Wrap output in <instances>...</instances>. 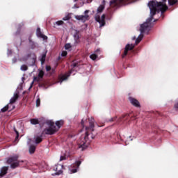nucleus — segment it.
Masks as SVG:
<instances>
[{"label":"nucleus","instance_id":"obj_1","mask_svg":"<svg viewBox=\"0 0 178 178\" xmlns=\"http://www.w3.org/2000/svg\"><path fill=\"white\" fill-rule=\"evenodd\" d=\"M148 6L150 9V17L146 20V22L140 25V31L141 33H145L147 30H149L151 27V22L154 20V16L156 15L157 9L156 8H160L161 13H165L168 10V6L163 4L162 2L152 1L148 3Z\"/></svg>","mask_w":178,"mask_h":178},{"label":"nucleus","instance_id":"obj_2","mask_svg":"<svg viewBox=\"0 0 178 178\" xmlns=\"http://www.w3.org/2000/svg\"><path fill=\"white\" fill-rule=\"evenodd\" d=\"M88 122L89 127H86V132L83 137V143L80 146V148H82V151H84L86 148L90 145V143H91V140L88 139V136H90V131H94V127H95V125L94 124L95 120H94V118L91 117L90 118H88Z\"/></svg>","mask_w":178,"mask_h":178},{"label":"nucleus","instance_id":"obj_3","mask_svg":"<svg viewBox=\"0 0 178 178\" xmlns=\"http://www.w3.org/2000/svg\"><path fill=\"white\" fill-rule=\"evenodd\" d=\"M46 124L49 126L48 128H46L43 130L42 132V134H46L47 136H52L55 134L58 131V129H56V126H55V122L51 120H47L46 122Z\"/></svg>","mask_w":178,"mask_h":178},{"label":"nucleus","instance_id":"obj_4","mask_svg":"<svg viewBox=\"0 0 178 178\" xmlns=\"http://www.w3.org/2000/svg\"><path fill=\"white\" fill-rule=\"evenodd\" d=\"M24 162L23 160H19V156L17 154H15L14 156H10L7 159V163L10 165L11 169H16V168H19L20 163Z\"/></svg>","mask_w":178,"mask_h":178},{"label":"nucleus","instance_id":"obj_5","mask_svg":"<svg viewBox=\"0 0 178 178\" xmlns=\"http://www.w3.org/2000/svg\"><path fill=\"white\" fill-rule=\"evenodd\" d=\"M88 13H90V10H86L84 12V15H76L75 19H76V20H81L83 23H86L87 20H90V15H88Z\"/></svg>","mask_w":178,"mask_h":178},{"label":"nucleus","instance_id":"obj_6","mask_svg":"<svg viewBox=\"0 0 178 178\" xmlns=\"http://www.w3.org/2000/svg\"><path fill=\"white\" fill-rule=\"evenodd\" d=\"M124 2H126V0H111L110 1V6L111 8H119V6H122Z\"/></svg>","mask_w":178,"mask_h":178},{"label":"nucleus","instance_id":"obj_7","mask_svg":"<svg viewBox=\"0 0 178 178\" xmlns=\"http://www.w3.org/2000/svg\"><path fill=\"white\" fill-rule=\"evenodd\" d=\"M96 22H97V23H99L100 26L99 27H104V26H105L106 22H105V14H103L102 15V17H100L99 15H97L95 17Z\"/></svg>","mask_w":178,"mask_h":178},{"label":"nucleus","instance_id":"obj_8","mask_svg":"<svg viewBox=\"0 0 178 178\" xmlns=\"http://www.w3.org/2000/svg\"><path fill=\"white\" fill-rule=\"evenodd\" d=\"M32 55H33V58H32L33 64H32V65L33 66V65H35V59H37V57L35 56V54H34L29 53L26 56H24V57H22L20 59L21 62H26V60H29V58L30 57H31Z\"/></svg>","mask_w":178,"mask_h":178},{"label":"nucleus","instance_id":"obj_9","mask_svg":"<svg viewBox=\"0 0 178 178\" xmlns=\"http://www.w3.org/2000/svg\"><path fill=\"white\" fill-rule=\"evenodd\" d=\"M132 49H134V45L133 44H127L124 51V54L122 56V58H125V56H127L129 51H131Z\"/></svg>","mask_w":178,"mask_h":178},{"label":"nucleus","instance_id":"obj_10","mask_svg":"<svg viewBox=\"0 0 178 178\" xmlns=\"http://www.w3.org/2000/svg\"><path fill=\"white\" fill-rule=\"evenodd\" d=\"M129 99L130 104H131L133 106H135L136 108H141L140 102H138V100H137L136 98L129 97Z\"/></svg>","mask_w":178,"mask_h":178},{"label":"nucleus","instance_id":"obj_11","mask_svg":"<svg viewBox=\"0 0 178 178\" xmlns=\"http://www.w3.org/2000/svg\"><path fill=\"white\" fill-rule=\"evenodd\" d=\"M80 165H81V161H78L74 164L71 165V168H74L73 169L71 170V173H77V169L80 168Z\"/></svg>","mask_w":178,"mask_h":178},{"label":"nucleus","instance_id":"obj_12","mask_svg":"<svg viewBox=\"0 0 178 178\" xmlns=\"http://www.w3.org/2000/svg\"><path fill=\"white\" fill-rule=\"evenodd\" d=\"M36 35L39 38H42V40H48V37L45 35H44L42 33V32H41V29L38 28L36 30Z\"/></svg>","mask_w":178,"mask_h":178},{"label":"nucleus","instance_id":"obj_13","mask_svg":"<svg viewBox=\"0 0 178 178\" xmlns=\"http://www.w3.org/2000/svg\"><path fill=\"white\" fill-rule=\"evenodd\" d=\"M17 99H19V93H15L10 100V106H12L13 109H15V106L12 105V104H15Z\"/></svg>","mask_w":178,"mask_h":178},{"label":"nucleus","instance_id":"obj_14","mask_svg":"<svg viewBox=\"0 0 178 178\" xmlns=\"http://www.w3.org/2000/svg\"><path fill=\"white\" fill-rule=\"evenodd\" d=\"M70 74H72V71H70L67 74H65L60 76L59 81L60 82V84H62V82L65 81V80H67V79H69V77H70Z\"/></svg>","mask_w":178,"mask_h":178},{"label":"nucleus","instance_id":"obj_15","mask_svg":"<svg viewBox=\"0 0 178 178\" xmlns=\"http://www.w3.org/2000/svg\"><path fill=\"white\" fill-rule=\"evenodd\" d=\"M8 170H9V167H2L0 172V177H3L8 173Z\"/></svg>","mask_w":178,"mask_h":178},{"label":"nucleus","instance_id":"obj_16","mask_svg":"<svg viewBox=\"0 0 178 178\" xmlns=\"http://www.w3.org/2000/svg\"><path fill=\"white\" fill-rule=\"evenodd\" d=\"M62 165H57L54 167V170H56V175H62L63 172L62 171Z\"/></svg>","mask_w":178,"mask_h":178},{"label":"nucleus","instance_id":"obj_17","mask_svg":"<svg viewBox=\"0 0 178 178\" xmlns=\"http://www.w3.org/2000/svg\"><path fill=\"white\" fill-rule=\"evenodd\" d=\"M65 122L61 120L59 121L56 122V126H57L56 129L58 131L60 127H62V125L64 124Z\"/></svg>","mask_w":178,"mask_h":178},{"label":"nucleus","instance_id":"obj_18","mask_svg":"<svg viewBox=\"0 0 178 178\" xmlns=\"http://www.w3.org/2000/svg\"><path fill=\"white\" fill-rule=\"evenodd\" d=\"M44 134H41L40 136L36 137L35 138V144H40V143H42V136Z\"/></svg>","mask_w":178,"mask_h":178},{"label":"nucleus","instance_id":"obj_19","mask_svg":"<svg viewBox=\"0 0 178 178\" xmlns=\"http://www.w3.org/2000/svg\"><path fill=\"white\" fill-rule=\"evenodd\" d=\"M46 58H47V53H43L40 58L41 65H44L45 63Z\"/></svg>","mask_w":178,"mask_h":178},{"label":"nucleus","instance_id":"obj_20","mask_svg":"<svg viewBox=\"0 0 178 178\" xmlns=\"http://www.w3.org/2000/svg\"><path fill=\"white\" fill-rule=\"evenodd\" d=\"M30 122L31 124H40V121L38 120V119L32 118L30 120Z\"/></svg>","mask_w":178,"mask_h":178},{"label":"nucleus","instance_id":"obj_21","mask_svg":"<svg viewBox=\"0 0 178 178\" xmlns=\"http://www.w3.org/2000/svg\"><path fill=\"white\" fill-rule=\"evenodd\" d=\"M104 9H105V6L100 5L97 8V13H102V12H104Z\"/></svg>","mask_w":178,"mask_h":178},{"label":"nucleus","instance_id":"obj_22","mask_svg":"<svg viewBox=\"0 0 178 178\" xmlns=\"http://www.w3.org/2000/svg\"><path fill=\"white\" fill-rule=\"evenodd\" d=\"M143 37H144V35L140 34L138 38L136 40V44H140L141 42V40H143Z\"/></svg>","mask_w":178,"mask_h":178},{"label":"nucleus","instance_id":"obj_23","mask_svg":"<svg viewBox=\"0 0 178 178\" xmlns=\"http://www.w3.org/2000/svg\"><path fill=\"white\" fill-rule=\"evenodd\" d=\"M74 38L76 42H77L79 41V40L80 39V35H79V31H76L75 33V34L74 35Z\"/></svg>","mask_w":178,"mask_h":178},{"label":"nucleus","instance_id":"obj_24","mask_svg":"<svg viewBox=\"0 0 178 178\" xmlns=\"http://www.w3.org/2000/svg\"><path fill=\"white\" fill-rule=\"evenodd\" d=\"M29 152L30 154H34V152H35V146L31 145L29 147Z\"/></svg>","mask_w":178,"mask_h":178},{"label":"nucleus","instance_id":"obj_25","mask_svg":"<svg viewBox=\"0 0 178 178\" xmlns=\"http://www.w3.org/2000/svg\"><path fill=\"white\" fill-rule=\"evenodd\" d=\"M168 3L170 6H173V5L177 3V0H168Z\"/></svg>","mask_w":178,"mask_h":178},{"label":"nucleus","instance_id":"obj_26","mask_svg":"<svg viewBox=\"0 0 178 178\" xmlns=\"http://www.w3.org/2000/svg\"><path fill=\"white\" fill-rule=\"evenodd\" d=\"M10 104H8L6 106H4L3 108H1V111L3 113L7 112V111L9 110V106Z\"/></svg>","mask_w":178,"mask_h":178},{"label":"nucleus","instance_id":"obj_27","mask_svg":"<svg viewBox=\"0 0 178 178\" xmlns=\"http://www.w3.org/2000/svg\"><path fill=\"white\" fill-rule=\"evenodd\" d=\"M14 131H15V132L16 134L15 142L17 143V141H19V131H17V130H16V129H14Z\"/></svg>","mask_w":178,"mask_h":178},{"label":"nucleus","instance_id":"obj_28","mask_svg":"<svg viewBox=\"0 0 178 178\" xmlns=\"http://www.w3.org/2000/svg\"><path fill=\"white\" fill-rule=\"evenodd\" d=\"M21 70H22V72H26V70H29V67L26 65H22L21 66Z\"/></svg>","mask_w":178,"mask_h":178},{"label":"nucleus","instance_id":"obj_29","mask_svg":"<svg viewBox=\"0 0 178 178\" xmlns=\"http://www.w3.org/2000/svg\"><path fill=\"white\" fill-rule=\"evenodd\" d=\"M130 115L129 114H126L125 115H122L120 118V119L118 120V122H122V120H123L124 119V118H126V119H127V118H129Z\"/></svg>","mask_w":178,"mask_h":178},{"label":"nucleus","instance_id":"obj_30","mask_svg":"<svg viewBox=\"0 0 178 178\" xmlns=\"http://www.w3.org/2000/svg\"><path fill=\"white\" fill-rule=\"evenodd\" d=\"M34 81H37L38 83V81H40V79H38V77H37V76H34L33 81H32V83L31 84L30 88H31L33 87V84H34Z\"/></svg>","mask_w":178,"mask_h":178},{"label":"nucleus","instance_id":"obj_31","mask_svg":"<svg viewBox=\"0 0 178 178\" xmlns=\"http://www.w3.org/2000/svg\"><path fill=\"white\" fill-rule=\"evenodd\" d=\"M29 44L31 45L32 49H34V48H35V44H34V42H33L30 38H29Z\"/></svg>","mask_w":178,"mask_h":178},{"label":"nucleus","instance_id":"obj_32","mask_svg":"<svg viewBox=\"0 0 178 178\" xmlns=\"http://www.w3.org/2000/svg\"><path fill=\"white\" fill-rule=\"evenodd\" d=\"M90 58L92 59V60H95V59L98 58V56L95 54H93L90 56Z\"/></svg>","mask_w":178,"mask_h":178},{"label":"nucleus","instance_id":"obj_33","mask_svg":"<svg viewBox=\"0 0 178 178\" xmlns=\"http://www.w3.org/2000/svg\"><path fill=\"white\" fill-rule=\"evenodd\" d=\"M38 77H40V79H42V77H44V71L40 70L39 72Z\"/></svg>","mask_w":178,"mask_h":178},{"label":"nucleus","instance_id":"obj_34","mask_svg":"<svg viewBox=\"0 0 178 178\" xmlns=\"http://www.w3.org/2000/svg\"><path fill=\"white\" fill-rule=\"evenodd\" d=\"M65 49H70V48H72V45L70 43H67L65 45Z\"/></svg>","mask_w":178,"mask_h":178},{"label":"nucleus","instance_id":"obj_35","mask_svg":"<svg viewBox=\"0 0 178 178\" xmlns=\"http://www.w3.org/2000/svg\"><path fill=\"white\" fill-rule=\"evenodd\" d=\"M41 104V99L40 98L36 100V106L38 107Z\"/></svg>","mask_w":178,"mask_h":178},{"label":"nucleus","instance_id":"obj_36","mask_svg":"<svg viewBox=\"0 0 178 178\" xmlns=\"http://www.w3.org/2000/svg\"><path fill=\"white\" fill-rule=\"evenodd\" d=\"M63 21H62V20H60V21H57L56 22V24H57V26H62V24H63Z\"/></svg>","mask_w":178,"mask_h":178},{"label":"nucleus","instance_id":"obj_37","mask_svg":"<svg viewBox=\"0 0 178 178\" xmlns=\"http://www.w3.org/2000/svg\"><path fill=\"white\" fill-rule=\"evenodd\" d=\"M79 66H80V65L79 64V63H72V67H79Z\"/></svg>","mask_w":178,"mask_h":178},{"label":"nucleus","instance_id":"obj_38","mask_svg":"<svg viewBox=\"0 0 178 178\" xmlns=\"http://www.w3.org/2000/svg\"><path fill=\"white\" fill-rule=\"evenodd\" d=\"M70 17L69 15H67L63 18V20L64 21L70 20Z\"/></svg>","mask_w":178,"mask_h":178},{"label":"nucleus","instance_id":"obj_39","mask_svg":"<svg viewBox=\"0 0 178 178\" xmlns=\"http://www.w3.org/2000/svg\"><path fill=\"white\" fill-rule=\"evenodd\" d=\"M116 119H118V117H113V118H111L110 120H108V122H115V120H116Z\"/></svg>","mask_w":178,"mask_h":178},{"label":"nucleus","instance_id":"obj_40","mask_svg":"<svg viewBox=\"0 0 178 178\" xmlns=\"http://www.w3.org/2000/svg\"><path fill=\"white\" fill-rule=\"evenodd\" d=\"M51 66H49V65L46 66V71L47 72H51Z\"/></svg>","mask_w":178,"mask_h":178},{"label":"nucleus","instance_id":"obj_41","mask_svg":"<svg viewBox=\"0 0 178 178\" xmlns=\"http://www.w3.org/2000/svg\"><path fill=\"white\" fill-rule=\"evenodd\" d=\"M67 51H63L61 54V56H67Z\"/></svg>","mask_w":178,"mask_h":178},{"label":"nucleus","instance_id":"obj_42","mask_svg":"<svg viewBox=\"0 0 178 178\" xmlns=\"http://www.w3.org/2000/svg\"><path fill=\"white\" fill-rule=\"evenodd\" d=\"M65 159H66V156H61L60 158V161H65Z\"/></svg>","mask_w":178,"mask_h":178},{"label":"nucleus","instance_id":"obj_43","mask_svg":"<svg viewBox=\"0 0 178 178\" xmlns=\"http://www.w3.org/2000/svg\"><path fill=\"white\" fill-rule=\"evenodd\" d=\"M24 26V23L22 22L21 24H19L18 25V27H19V29H22V27H23Z\"/></svg>","mask_w":178,"mask_h":178},{"label":"nucleus","instance_id":"obj_44","mask_svg":"<svg viewBox=\"0 0 178 178\" xmlns=\"http://www.w3.org/2000/svg\"><path fill=\"white\" fill-rule=\"evenodd\" d=\"M90 137H91L92 140H94V138H95V135H94L92 133H91Z\"/></svg>","mask_w":178,"mask_h":178},{"label":"nucleus","instance_id":"obj_45","mask_svg":"<svg viewBox=\"0 0 178 178\" xmlns=\"http://www.w3.org/2000/svg\"><path fill=\"white\" fill-rule=\"evenodd\" d=\"M16 62H17V59H16V58H14L13 59V63H16Z\"/></svg>","mask_w":178,"mask_h":178},{"label":"nucleus","instance_id":"obj_46","mask_svg":"<svg viewBox=\"0 0 178 178\" xmlns=\"http://www.w3.org/2000/svg\"><path fill=\"white\" fill-rule=\"evenodd\" d=\"M175 109H178V102L175 104Z\"/></svg>","mask_w":178,"mask_h":178},{"label":"nucleus","instance_id":"obj_47","mask_svg":"<svg viewBox=\"0 0 178 178\" xmlns=\"http://www.w3.org/2000/svg\"><path fill=\"white\" fill-rule=\"evenodd\" d=\"M81 126L84 127V121L82 120L81 122Z\"/></svg>","mask_w":178,"mask_h":178},{"label":"nucleus","instance_id":"obj_48","mask_svg":"<svg viewBox=\"0 0 178 178\" xmlns=\"http://www.w3.org/2000/svg\"><path fill=\"white\" fill-rule=\"evenodd\" d=\"M52 72H55V69H52Z\"/></svg>","mask_w":178,"mask_h":178},{"label":"nucleus","instance_id":"obj_49","mask_svg":"<svg viewBox=\"0 0 178 178\" xmlns=\"http://www.w3.org/2000/svg\"><path fill=\"white\" fill-rule=\"evenodd\" d=\"M163 1V2H166V0H162Z\"/></svg>","mask_w":178,"mask_h":178},{"label":"nucleus","instance_id":"obj_50","mask_svg":"<svg viewBox=\"0 0 178 178\" xmlns=\"http://www.w3.org/2000/svg\"><path fill=\"white\" fill-rule=\"evenodd\" d=\"M98 51H99V49H97L95 52H98Z\"/></svg>","mask_w":178,"mask_h":178},{"label":"nucleus","instance_id":"obj_51","mask_svg":"<svg viewBox=\"0 0 178 178\" xmlns=\"http://www.w3.org/2000/svg\"><path fill=\"white\" fill-rule=\"evenodd\" d=\"M74 2H77V0H74Z\"/></svg>","mask_w":178,"mask_h":178},{"label":"nucleus","instance_id":"obj_52","mask_svg":"<svg viewBox=\"0 0 178 178\" xmlns=\"http://www.w3.org/2000/svg\"><path fill=\"white\" fill-rule=\"evenodd\" d=\"M154 22H156V19H154Z\"/></svg>","mask_w":178,"mask_h":178}]
</instances>
